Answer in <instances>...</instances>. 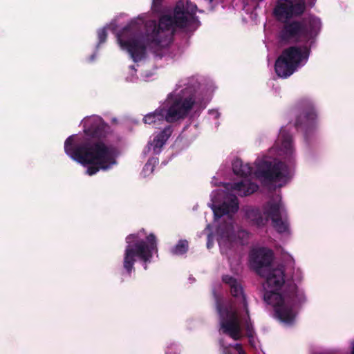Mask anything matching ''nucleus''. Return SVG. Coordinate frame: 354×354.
<instances>
[{"instance_id":"ddd939ff","label":"nucleus","mask_w":354,"mask_h":354,"mask_svg":"<svg viewBox=\"0 0 354 354\" xmlns=\"http://www.w3.org/2000/svg\"><path fill=\"white\" fill-rule=\"evenodd\" d=\"M306 10L304 0H279L274 12L279 19L301 15Z\"/></svg>"},{"instance_id":"c85d7f7f","label":"nucleus","mask_w":354,"mask_h":354,"mask_svg":"<svg viewBox=\"0 0 354 354\" xmlns=\"http://www.w3.org/2000/svg\"><path fill=\"white\" fill-rule=\"evenodd\" d=\"M234 348L238 352L239 354H245L244 350L241 344H236L234 346Z\"/></svg>"},{"instance_id":"a211bd4d","label":"nucleus","mask_w":354,"mask_h":354,"mask_svg":"<svg viewBox=\"0 0 354 354\" xmlns=\"http://www.w3.org/2000/svg\"><path fill=\"white\" fill-rule=\"evenodd\" d=\"M232 188L234 190L238 192V194L241 196H249L259 189V186L254 183H252L249 180H241L238 183H235L232 185Z\"/></svg>"},{"instance_id":"f257e3e1","label":"nucleus","mask_w":354,"mask_h":354,"mask_svg":"<svg viewBox=\"0 0 354 354\" xmlns=\"http://www.w3.org/2000/svg\"><path fill=\"white\" fill-rule=\"evenodd\" d=\"M262 277L270 290L265 292L264 301L273 308L275 319L286 324H292L296 317L295 308L304 304L306 297L293 281H285V268L279 266L270 269Z\"/></svg>"},{"instance_id":"2eb2a0df","label":"nucleus","mask_w":354,"mask_h":354,"mask_svg":"<svg viewBox=\"0 0 354 354\" xmlns=\"http://www.w3.org/2000/svg\"><path fill=\"white\" fill-rule=\"evenodd\" d=\"M222 280L229 286L232 296L235 298L237 302L243 304L245 314L248 315V305L241 283L230 275L223 276Z\"/></svg>"},{"instance_id":"aec40b11","label":"nucleus","mask_w":354,"mask_h":354,"mask_svg":"<svg viewBox=\"0 0 354 354\" xmlns=\"http://www.w3.org/2000/svg\"><path fill=\"white\" fill-rule=\"evenodd\" d=\"M247 218L255 225L264 226L268 223L264 212H261L258 208H250L246 211Z\"/></svg>"},{"instance_id":"412c9836","label":"nucleus","mask_w":354,"mask_h":354,"mask_svg":"<svg viewBox=\"0 0 354 354\" xmlns=\"http://www.w3.org/2000/svg\"><path fill=\"white\" fill-rule=\"evenodd\" d=\"M232 170L236 176L247 177L252 174L253 168L248 163L244 164L241 159L236 158L232 162Z\"/></svg>"},{"instance_id":"7c9ffc66","label":"nucleus","mask_w":354,"mask_h":354,"mask_svg":"<svg viewBox=\"0 0 354 354\" xmlns=\"http://www.w3.org/2000/svg\"><path fill=\"white\" fill-rule=\"evenodd\" d=\"M174 354H176V353H174Z\"/></svg>"},{"instance_id":"a878e982","label":"nucleus","mask_w":354,"mask_h":354,"mask_svg":"<svg viewBox=\"0 0 354 354\" xmlns=\"http://www.w3.org/2000/svg\"><path fill=\"white\" fill-rule=\"evenodd\" d=\"M97 37L99 40L97 46H99L100 44L104 43L106 40L107 32L105 28L100 29L97 31Z\"/></svg>"},{"instance_id":"cd10ccee","label":"nucleus","mask_w":354,"mask_h":354,"mask_svg":"<svg viewBox=\"0 0 354 354\" xmlns=\"http://www.w3.org/2000/svg\"><path fill=\"white\" fill-rule=\"evenodd\" d=\"M219 344H220L221 347L223 348L224 354H230V352L227 350L228 349V346H225L224 344L223 339H221L219 340Z\"/></svg>"},{"instance_id":"6e6552de","label":"nucleus","mask_w":354,"mask_h":354,"mask_svg":"<svg viewBox=\"0 0 354 354\" xmlns=\"http://www.w3.org/2000/svg\"><path fill=\"white\" fill-rule=\"evenodd\" d=\"M310 48L311 44L292 46L283 50L275 62L274 70L277 75L286 78L293 74L303 61L308 60Z\"/></svg>"},{"instance_id":"c756f323","label":"nucleus","mask_w":354,"mask_h":354,"mask_svg":"<svg viewBox=\"0 0 354 354\" xmlns=\"http://www.w3.org/2000/svg\"><path fill=\"white\" fill-rule=\"evenodd\" d=\"M351 354H354V342L351 343Z\"/></svg>"},{"instance_id":"39448f33","label":"nucleus","mask_w":354,"mask_h":354,"mask_svg":"<svg viewBox=\"0 0 354 354\" xmlns=\"http://www.w3.org/2000/svg\"><path fill=\"white\" fill-rule=\"evenodd\" d=\"M319 26L320 21L314 18L285 21L279 32V39L282 43L310 41L311 44Z\"/></svg>"},{"instance_id":"f8f14e48","label":"nucleus","mask_w":354,"mask_h":354,"mask_svg":"<svg viewBox=\"0 0 354 354\" xmlns=\"http://www.w3.org/2000/svg\"><path fill=\"white\" fill-rule=\"evenodd\" d=\"M266 217L271 219L273 227L279 232L283 233L288 230V223L286 209L279 200H270L263 205Z\"/></svg>"},{"instance_id":"9d476101","label":"nucleus","mask_w":354,"mask_h":354,"mask_svg":"<svg viewBox=\"0 0 354 354\" xmlns=\"http://www.w3.org/2000/svg\"><path fill=\"white\" fill-rule=\"evenodd\" d=\"M255 175L270 183L287 182L290 178V171L282 161L261 160L257 163Z\"/></svg>"},{"instance_id":"6ab92c4d","label":"nucleus","mask_w":354,"mask_h":354,"mask_svg":"<svg viewBox=\"0 0 354 354\" xmlns=\"http://www.w3.org/2000/svg\"><path fill=\"white\" fill-rule=\"evenodd\" d=\"M173 132V127L167 125L156 136L154 137L152 142L155 152L159 151L160 148L166 143Z\"/></svg>"},{"instance_id":"9b49d317","label":"nucleus","mask_w":354,"mask_h":354,"mask_svg":"<svg viewBox=\"0 0 354 354\" xmlns=\"http://www.w3.org/2000/svg\"><path fill=\"white\" fill-rule=\"evenodd\" d=\"M297 108L299 114L296 116L295 127L297 131H303L306 138L308 133L316 127L317 111L313 102L308 98L301 99L298 102Z\"/></svg>"},{"instance_id":"423d86ee","label":"nucleus","mask_w":354,"mask_h":354,"mask_svg":"<svg viewBox=\"0 0 354 354\" xmlns=\"http://www.w3.org/2000/svg\"><path fill=\"white\" fill-rule=\"evenodd\" d=\"M117 41L134 62H139L146 57L147 45L142 38L140 26L137 22L131 21L118 32Z\"/></svg>"},{"instance_id":"bb28decb","label":"nucleus","mask_w":354,"mask_h":354,"mask_svg":"<svg viewBox=\"0 0 354 354\" xmlns=\"http://www.w3.org/2000/svg\"><path fill=\"white\" fill-rule=\"evenodd\" d=\"M163 0H153L152 1V10L154 12H159L162 8V3Z\"/></svg>"},{"instance_id":"7ed1b4c3","label":"nucleus","mask_w":354,"mask_h":354,"mask_svg":"<svg viewBox=\"0 0 354 354\" xmlns=\"http://www.w3.org/2000/svg\"><path fill=\"white\" fill-rule=\"evenodd\" d=\"M188 17L183 9L176 8L174 17L163 15L158 22L149 20L145 23V37L147 44L156 46L163 45L169 41L174 31V27L185 28L188 25Z\"/></svg>"},{"instance_id":"dca6fc26","label":"nucleus","mask_w":354,"mask_h":354,"mask_svg":"<svg viewBox=\"0 0 354 354\" xmlns=\"http://www.w3.org/2000/svg\"><path fill=\"white\" fill-rule=\"evenodd\" d=\"M279 140L281 142L280 155L284 156V159L290 164L294 162V147L292 135L284 129L279 133Z\"/></svg>"},{"instance_id":"f3484780","label":"nucleus","mask_w":354,"mask_h":354,"mask_svg":"<svg viewBox=\"0 0 354 354\" xmlns=\"http://www.w3.org/2000/svg\"><path fill=\"white\" fill-rule=\"evenodd\" d=\"M239 208L238 199L234 195L231 196L227 201L223 202L221 205L212 206L215 219L220 218L224 215L234 214Z\"/></svg>"},{"instance_id":"0eeeda50","label":"nucleus","mask_w":354,"mask_h":354,"mask_svg":"<svg viewBox=\"0 0 354 354\" xmlns=\"http://www.w3.org/2000/svg\"><path fill=\"white\" fill-rule=\"evenodd\" d=\"M195 100L193 95L187 97H177L168 109H157L153 112L145 115L143 122L145 124H155L156 122L164 120L172 123L180 119H184L192 109Z\"/></svg>"},{"instance_id":"b1692460","label":"nucleus","mask_w":354,"mask_h":354,"mask_svg":"<svg viewBox=\"0 0 354 354\" xmlns=\"http://www.w3.org/2000/svg\"><path fill=\"white\" fill-rule=\"evenodd\" d=\"M246 315H247L248 319L244 322V326H245V330L247 333V335L249 337H253V334H254V328H253V326H252V322H251V320L250 318V314L248 313V314H246Z\"/></svg>"},{"instance_id":"20e7f679","label":"nucleus","mask_w":354,"mask_h":354,"mask_svg":"<svg viewBox=\"0 0 354 354\" xmlns=\"http://www.w3.org/2000/svg\"><path fill=\"white\" fill-rule=\"evenodd\" d=\"M138 234H131L126 237L127 245L124 252L123 268L129 275L134 270L136 257L143 263L144 268L147 270L153 252L158 251L156 237L153 233L147 236L146 240L140 239Z\"/></svg>"},{"instance_id":"1a4fd4ad","label":"nucleus","mask_w":354,"mask_h":354,"mask_svg":"<svg viewBox=\"0 0 354 354\" xmlns=\"http://www.w3.org/2000/svg\"><path fill=\"white\" fill-rule=\"evenodd\" d=\"M216 308L219 316L221 330L234 340L241 338V326L237 311L232 306H225L214 292Z\"/></svg>"},{"instance_id":"5701e85b","label":"nucleus","mask_w":354,"mask_h":354,"mask_svg":"<svg viewBox=\"0 0 354 354\" xmlns=\"http://www.w3.org/2000/svg\"><path fill=\"white\" fill-rule=\"evenodd\" d=\"M189 249L188 241L185 239H180L177 244L171 249V252L174 255H183L185 254Z\"/></svg>"},{"instance_id":"f03ea898","label":"nucleus","mask_w":354,"mask_h":354,"mask_svg":"<svg viewBox=\"0 0 354 354\" xmlns=\"http://www.w3.org/2000/svg\"><path fill=\"white\" fill-rule=\"evenodd\" d=\"M75 136L66 138L64 151L73 160L87 169L86 174L93 176L100 170L106 171L116 163L111 149L102 142L82 139L73 142Z\"/></svg>"},{"instance_id":"4be33fe9","label":"nucleus","mask_w":354,"mask_h":354,"mask_svg":"<svg viewBox=\"0 0 354 354\" xmlns=\"http://www.w3.org/2000/svg\"><path fill=\"white\" fill-rule=\"evenodd\" d=\"M107 126L101 120L92 122L90 127L86 130V133L96 138H101L105 136Z\"/></svg>"},{"instance_id":"393cba45","label":"nucleus","mask_w":354,"mask_h":354,"mask_svg":"<svg viewBox=\"0 0 354 354\" xmlns=\"http://www.w3.org/2000/svg\"><path fill=\"white\" fill-rule=\"evenodd\" d=\"M218 232L221 236L225 238L228 241H232V232L231 225H227L225 231H222V227L221 226L218 228Z\"/></svg>"},{"instance_id":"4468645a","label":"nucleus","mask_w":354,"mask_h":354,"mask_svg":"<svg viewBox=\"0 0 354 354\" xmlns=\"http://www.w3.org/2000/svg\"><path fill=\"white\" fill-rule=\"evenodd\" d=\"M272 260V251L265 248L252 250L250 254L251 266L259 275H263L264 272L270 269Z\"/></svg>"}]
</instances>
